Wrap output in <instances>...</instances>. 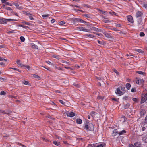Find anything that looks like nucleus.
<instances>
[{"instance_id":"36","label":"nucleus","mask_w":147,"mask_h":147,"mask_svg":"<svg viewBox=\"0 0 147 147\" xmlns=\"http://www.w3.org/2000/svg\"><path fill=\"white\" fill-rule=\"evenodd\" d=\"M103 21L105 23H109L110 22V21L107 20H103Z\"/></svg>"},{"instance_id":"64","label":"nucleus","mask_w":147,"mask_h":147,"mask_svg":"<svg viewBox=\"0 0 147 147\" xmlns=\"http://www.w3.org/2000/svg\"><path fill=\"white\" fill-rule=\"evenodd\" d=\"M47 117L48 118H49L51 119H53V117L51 116H48Z\"/></svg>"},{"instance_id":"10","label":"nucleus","mask_w":147,"mask_h":147,"mask_svg":"<svg viewBox=\"0 0 147 147\" xmlns=\"http://www.w3.org/2000/svg\"><path fill=\"white\" fill-rule=\"evenodd\" d=\"M118 133V131H117L116 129H114L112 133V136H115Z\"/></svg>"},{"instance_id":"40","label":"nucleus","mask_w":147,"mask_h":147,"mask_svg":"<svg viewBox=\"0 0 147 147\" xmlns=\"http://www.w3.org/2000/svg\"><path fill=\"white\" fill-rule=\"evenodd\" d=\"M5 3V4L7 5H9L10 6H11L12 5V4H11L9 3L8 2H6Z\"/></svg>"},{"instance_id":"24","label":"nucleus","mask_w":147,"mask_h":147,"mask_svg":"<svg viewBox=\"0 0 147 147\" xmlns=\"http://www.w3.org/2000/svg\"><path fill=\"white\" fill-rule=\"evenodd\" d=\"M53 143L57 146H58L60 144V143L58 141H54L53 142Z\"/></svg>"},{"instance_id":"34","label":"nucleus","mask_w":147,"mask_h":147,"mask_svg":"<svg viewBox=\"0 0 147 147\" xmlns=\"http://www.w3.org/2000/svg\"><path fill=\"white\" fill-rule=\"evenodd\" d=\"M98 28L95 27H92V30L96 31H97L98 30Z\"/></svg>"},{"instance_id":"43","label":"nucleus","mask_w":147,"mask_h":147,"mask_svg":"<svg viewBox=\"0 0 147 147\" xmlns=\"http://www.w3.org/2000/svg\"><path fill=\"white\" fill-rule=\"evenodd\" d=\"M83 15L84 16L86 17V18H90V16L89 14H84Z\"/></svg>"},{"instance_id":"2","label":"nucleus","mask_w":147,"mask_h":147,"mask_svg":"<svg viewBox=\"0 0 147 147\" xmlns=\"http://www.w3.org/2000/svg\"><path fill=\"white\" fill-rule=\"evenodd\" d=\"M77 28L78 30L80 31H83L88 32H90V29H86L84 27H78Z\"/></svg>"},{"instance_id":"15","label":"nucleus","mask_w":147,"mask_h":147,"mask_svg":"<svg viewBox=\"0 0 147 147\" xmlns=\"http://www.w3.org/2000/svg\"><path fill=\"white\" fill-rule=\"evenodd\" d=\"M31 46L33 48H34L35 49H37L38 48V46L37 45L33 43L31 44Z\"/></svg>"},{"instance_id":"50","label":"nucleus","mask_w":147,"mask_h":147,"mask_svg":"<svg viewBox=\"0 0 147 147\" xmlns=\"http://www.w3.org/2000/svg\"><path fill=\"white\" fill-rule=\"evenodd\" d=\"M49 65H53V64L52 63H51L50 62L48 61L46 62Z\"/></svg>"},{"instance_id":"27","label":"nucleus","mask_w":147,"mask_h":147,"mask_svg":"<svg viewBox=\"0 0 147 147\" xmlns=\"http://www.w3.org/2000/svg\"><path fill=\"white\" fill-rule=\"evenodd\" d=\"M20 39L21 40L22 42H24L25 40V39L23 36L20 37Z\"/></svg>"},{"instance_id":"28","label":"nucleus","mask_w":147,"mask_h":147,"mask_svg":"<svg viewBox=\"0 0 147 147\" xmlns=\"http://www.w3.org/2000/svg\"><path fill=\"white\" fill-rule=\"evenodd\" d=\"M135 51L138 52L139 53H143V51L141 50L140 49H135Z\"/></svg>"},{"instance_id":"14","label":"nucleus","mask_w":147,"mask_h":147,"mask_svg":"<svg viewBox=\"0 0 147 147\" xmlns=\"http://www.w3.org/2000/svg\"><path fill=\"white\" fill-rule=\"evenodd\" d=\"M142 15V13L140 11H138L137 12L136 14V17L138 18L139 17L141 16Z\"/></svg>"},{"instance_id":"5","label":"nucleus","mask_w":147,"mask_h":147,"mask_svg":"<svg viewBox=\"0 0 147 147\" xmlns=\"http://www.w3.org/2000/svg\"><path fill=\"white\" fill-rule=\"evenodd\" d=\"M123 92H122L120 89L117 88L115 91L116 94L118 95L119 96H121L123 94Z\"/></svg>"},{"instance_id":"41","label":"nucleus","mask_w":147,"mask_h":147,"mask_svg":"<svg viewBox=\"0 0 147 147\" xmlns=\"http://www.w3.org/2000/svg\"><path fill=\"white\" fill-rule=\"evenodd\" d=\"M23 23H24L25 24L27 25H31V24L30 23H29V22H23Z\"/></svg>"},{"instance_id":"42","label":"nucleus","mask_w":147,"mask_h":147,"mask_svg":"<svg viewBox=\"0 0 147 147\" xmlns=\"http://www.w3.org/2000/svg\"><path fill=\"white\" fill-rule=\"evenodd\" d=\"M16 63L18 65H20L21 63L20 62V60L19 59H18Z\"/></svg>"},{"instance_id":"51","label":"nucleus","mask_w":147,"mask_h":147,"mask_svg":"<svg viewBox=\"0 0 147 147\" xmlns=\"http://www.w3.org/2000/svg\"><path fill=\"white\" fill-rule=\"evenodd\" d=\"M59 102L60 103H61V104L64 105V104L65 102L62 100H59Z\"/></svg>"},{"instance_id":"11","label":"nucleus","mask_w":147,"mask_h":147,"mask_svg":"<svg viewBox=\"0 0 147 147\" xmlns=\"http://www.w3.org/2000/svg\"><path fill=\"white\" fill-rule=\"evenodd\" d=\"M142 138L144 142L147 143V135H146L142 137Z\"/></svg>"},{"instance_id":"57","label":"nucleus","mask_w":147,"mask_h":147,"mask_svg":"<svg viewBox=\"0 0 147 147\" xmlns=\"http://www.w3.org/2000/svg\"><path fill=\"white\" fill-rule=\"evenodd\" d=\"M96 34L97 35H98V36H101L102 35V34H101L100 33H96Z\"/></svg>"},{"instance_id":"56","label":"nucleus","mask_w":147,"mask_h":147,"mask_svg":"<svg viewBox=\"0 0 147 147\" xmlns=\"http://www.w3.org/2000/svg\"><path fill=\"white\" fill-rule=\"evenodd\" d=\"M128 147H135V146L133 145L132 144H130L129 145Z\"/></svg>"},{"instance_id":"61","label":"nucleus","mask_w":147,"mask_h":147,"mask_svg":"<svg viewBox=\"0 0 147 147\" xmlns=\"http://www.w3.org/2000/svg\"><path fill=\"white\" fill-rule=\"evenodd\" d=\"M113 71L115 72V73L116 74H118V72L116 70H115V69H114Z\"/></svg>"},{"instance_id":"63","label":"nucleus","mask_w":147,"mask_h":147,"mask_svg":"<svg viewBox=\"0 0 147 147\" xmlns=\"http://www.w3.org/2000/svg\"><path fill=\"white\" fill-rule=\"evenodd\" d=\"M25 65H24L22 64V63H21L20 64V65L19 66H20L21 67H25Z\"/></svg>"},{"instance_id":"46","label":"nucleus","mask_w":147,"mask_h":147,"mask_svg":"<svg viewBox=\"0 0 147 147\" xmlns=\"http://www.w3.org/2000/svg\"><path fill=\"white\" fill-rule=\"evenodd\" d=\"M96 112L94 111H92L91 112V115L93 117L94 115L95 114Z\"/></svg>"},{"instance_id":"20","label":"nucleus","mask_w":147,"mask_h":147,"mask_svg":"<svg viewBox=\"0 0 147 147\" xmlns=\"http://www.w3.org/2000/svg\"><path fill=\"white\" fill-rule=\"evenodd\" d=\"M131 87V85L129 83H127L126 84V87L128 90H129Z\"/></svg>"},{"instance_id":"23","label":"nucleus","mask_w":147,"mask_h":147,"mask_svg":"<svg viewBox=\"0 0 147 147\" xmlns=\"http://www.w3.org/2000/svg\"><path fill=\"white\" fill-rule=\"evenodd\" d=\"M86 35L87 36L91 38H93L95 37L94 36L90 34H86Z\"/></svg>"},{"instance_id":"31","label":"nucleus","mask_w":147,"mask_h":147,"mask_svg":"<svg viewBox=\"0 0 147 147\" xmlns=\"http://www.w3.org/2000/svg\"><path fill=\"white\" fill-rule=\"evenodd\" d=\"M142 6L143 7H145V8H147V3H144L142 4Z\"/></svg>"},{"instance_id":"44","label":"nucleus","mask_w":147,"mask_h":147,"mask_svg":"<svg viewBox=\"0 0 147 147\" xmlns=\"http://www.w3.org/2000/svg\"><path fill=\"white\" fill-rule=\"evenodd\" d=\"M25 67L27 68L28 70H29L30 68V66L25 65Z\"/></svg>"},{"instance_id":"9","label":"nucleus","mask_w":147,"mask_h":147,"mask_svg":"<svg viewBox=\"0 0 147 147\" xmlns=\"http://www.w3.org/2000/svg\"><path fill=\"white\" fill-rule=\"evenodd\" d=\"M75 114L73 112H71L69 113H68L67 114V116H68L70 117H72L75 116Z\"/></svg>"},{"instance_id":"21","label":"nucleus","mask_w":147,"mask_h":147,"mask_svg":"<svg viewBox=\"0 0 147 147\" xmlns=\"http://www.w3.org/2000/svg\"><path fill=\"white\" fill-rule=\"evenodd\" d=\"M126 132V131L125 130H123L121 131H118V134H119V135H122L123 134L125 133Z\"/></svg>"},{"instance_id":"8","label":"nucleus","mask_w":147,"mask_h":147,"mask_svg":"<svg viewBox=\"0 0 147 147\" xmlns=\"http://www.w3.org/2000/svg\"><path fill=\"white\" fill-rule=\"evenodd\" d=\"M7 19H2L0 20V23L1 24H5L7 23Z\"/></svg>"},{"instance_id":"18","label":"nucleus","mask_w":147,"mask_h":147,"mask_svg":"<svg viewBox=\"0 0 147 147\" xmlns=\"http://www.w3.org/2000/svg\"><path fill=\"white\" fill-rule=\"evenodd\" d=\"M76 122L77 123L81 124L82 123V120L81 119H78L76 120Z\"/></svg>"},{"instance_id":"35","label":"nucleus","mask_w":147,"mask_h":147,"mask_svg":"<svg viewBox=\"0 0 147 147\" xmlns=\"http://www.w3.org/2000/svg\"><path fill=\"white\" fill-rule=\"evenodd\" d=\"M5 8L8 10L12 11V9L10 7H5Z\"/></svg>"},{"instance_id":"54","label":"nucleus","mask_w":147,"mask_h":147,"mask_svg":"<svg viewBox=\"0 0 147 147\" xmlns=\"http://www.w3.org/2000/svg\"><path fill=\"white\" fill-rule=\"evenodd\" d=\"M144 123L147 124V115L145 117Z\"/></svg>"},{"instance_id":"12","label":"nucleus","mask_w":147,"mask_h":147,"mask_svg":"<svg viewBox=\"0 0 147 147\" xmlns=\"http://www.w3.org/2000/svg\"><path fill=\"white\" fill-rule=\"evenodd\" d=\"M14 5L18 9H23L22 7L20 6L17 3H15L14 4Z\"/></svg>"},{"instance_id":"16","label":"nucleus","mask_w":147,"mask_h":147,"mask_svg":"<svg viewBox=\"0 0 147 147\" xmlns=\"http://www.w3.org/2000/svg\"><path fill=\"white\" fill-rule=\"evenodd\" d=\"M104 145V143H102L101 144H99L97 145H95L94 146V147H103Z\"/></svg>"},{"instance_id":"19","label":"nucleus","mask_w":147,"mask_h":147,"mask_svg":"<svg viewBox=\"0 0 147 147\" xmlns=\"http://www.w3.org/2000/svg\"><path fill=\"white\" fill-rule=\"evenodd\" d=\"M75 19L76 20V21L84 23L85 22L84 21L80 19L75 18Z\"/></svg>"},{"instance_id":"22","label":"nucleus","mask_w":147,"mask_h":147,"mask_svg":"<svg viewBox=\"0 0 147 147\" xmlns=\"http://www.w3.org/2000/svg\"><path fill=\"white\" fill-rule=\"evenodd\" d=\"M145 113L146 111L143 110H142L140 112V114L141 116H143Z\"/></svg>"},{"instance_id":"32","label":"nucleus","mask_w":147,"mask_h":147,"mask_svg":"<svg viewBox=\"0 0 147 147\" xmlns=\"http://www.w3.org/2000/svg\"><path fill=\"white\" fill-rule=\"evenodd\" d=\"M28 17L31 20H34V18L32 16V15L31 14H29Z\"/></svg>"},{"instance_id":"49","label":"nucleus","mask_w":147,"mask_h":147,"mask_svg":"<svg viewBox=\"0 0 147 147\" xmlns=\"http://www.w3.org/2000/svg\"><path fill=\"white\" fill-rule=\"evenodd\" d=\"M72 20L73 21V23L74 24L75 23L76 21L74 20H73L72 19H69L68 20Z\"/></svg>"},{"instance_id":"6","label":"nucleus","mask_w":147,"mask_h":147,"mask_svg":"<svg viewBox=\"0 0 147 147\" xmlns=\"http://www.w3.org/2000/svg\"><path fill=\"white\" fill-rule=\"evenodd\" d=\"M103 34L108 39H113V38L108 33H107L104 32Z\"/></svg>"},{"instance_id":"29","label":"nucleus","mask_w":147,"mask_h":147,"mask_svg":"<svg viewBox=\"0 0 147 147\" xmlns=\"http://www.w3.org/2000/svg\"><path fill=\"white\" fill-rule=\"evenodd\" d=\"M6 93L5 92L3 91H2L0 92V95H5L6 94Z\"/></svg>"},{"instance_id":"17","label":"nucleus","mask_w":147,"mask_h":147,"mask_svg":"<svg viewBox=\"0 0 147 147\" xmlns=\"http://www.w3.org/2000/svg\"><path fill=\"white\" fill-rule=\"evenodd\" d=\"M119 89H120L122 92H123V94L125 92V88L124 86H121Z\"/></svg>"},{"instance_id":"55","label":"nucleus","mask_w":147,"mask_h":147,"mask_svg":"<svg viewBox=\"0 0 147 147\" xmlns=\"http://www.w3.org/2000/svg\"><path fill=\"white\" fill-rule=\"evenodd\" d=\"M55 67L56 69H57L59 70H62V69L61 68H60L59 67H57V66H55Z\"/></svg>"},{"instance_id":"45","label":"nucleus","mask_w":147,"mask_h":147,"mask_svg":"<svg viewBox=\"0 0 147 147\" xmlns=\"http://www.w3.org/2000/svg\"><path fill=\"white\" fill-rule=\"evenodd\" d=\"M100 13H101L102 14H105L106 13V12H105L102 10H100Z\"/></svg>"},{"instance_id":"26","label":"nucleus","mask_w":147,"mask_h":147,"mask_svg":"<svg viewBox=\"0 0 147 147\" xmlns=\"http://www.w3.org/2000/svg\"><path fill=\"white\" fill-rule=\"evenodd\" d=\"M129 106H130V104L129 103H127L124 105V108L125 109L127 108H128L129 107Z\"/></svg>"},{"instance_id":"33","label":"nucleus","mask_w":147,"mask_h":147,"mask_svg":"<svg viewBox=\"0 0 147 147\" xmlns=\"http://www.w3.org/2000/svg\"><path fill=\"white\" fill-rule=\"evenodd\" d=\"M145 35V34L144 33L142 32H141L140 33V36L141 37H143Z\"/></svg>"},{"instance_id":"47","label":"nucleus","mask_w":147,"mask_h":147,"mask_svg":"<svg viewBox=\"0 0 147 147\" xmlns=\"http://www.w3.org/2000/svg\"><path fill=\"white\" fill-rule=\"evenodd\" d=\"M83 6L84 7H88V8H90V6H89V5H86V4H84L83 5Z\"/></svg>"},{"instance_id":"38","label":"nucleus","mask_w":147,"mask_h":147,"mask_svg":"<svg viewBox=\"0 0 147 147\" xmlns=\"http://www.w3.org/2000/svg\"><path fill=\"white\" fill-rule=\"evenodd\" d=\"M49 16H50V15L49 14H47V15L44 14V15H42V16L43 18H45V17H48Z\"/></svg>"},{"instance_id":"13","label":"nucleus","mask_w":147,"mask_h":147,"mask_svg":"<svg viewBox=\"0 0 147 147\" xmlns=\"http://www.w3.org/2000/svg\"><path fill=\"white\" fill-rule=\"evenodd\" d=\"M135 146L136 147H140L141 145V143L140 142H138L135 143Z\"/></svg>"},{"instance_id":"30","label":"nucleus","mask_w":147,"mask_h":147,"mask_svg":"<svg viewBox=\"0 0 147 147\" xmlns=\"http://www.w3.org/2000/svg\"><path fill=\"white\" fill-rule=\"evenodd\" d=\"M52 57L53 58H55L57 59H59V58L60 56L59 55H53Z\"/></svg>"},{"instance_id":"3","label":"nucleus","mask_w":147,"mask_h":147,"mask_svg":"<svg viewBox=\"0 0 147 147\" xmlns=\"http://www.w3.org/2000/svg\"><path fill=\"white\" fill-rule=\"evenodd\" d=\"M136 83L139 85H141L144 82V80L142 79H141L138 78H136Z\"/></svg>"},{"instance_id":"60","label":"nucleus","mask_w":147,"mask_h":147,"mask_svg":"<svg viewBox=\"0 0 147 147\" xmlns=\"http://www.w3.org/2000/svg\"><path fill=\"white\" fill-rule=\"evenodd\" d=\"M131 91L132 92H134L136 91V89L135 88H132L131 90Z\"/></svg>"},{"instance_id":"39","label":"nucleus","mask_w":147,"mask_h":147,"mask_svg":"<svg viewBox=\"0 0 147 147\" xmlns=\"http://www.w3.org/2000/svg\"><path fill=\"white\" fill-rule=\"evenodd\" d=\"M65 23V22L63 21H61L59 23L60 25H63Z\"/></svg>"},{"instance_id":"58","label":"nucleus","mask_w":147,"mask_h":147,"mask_svg":"<svg viewBox=\"0 0 147 147\" xmlns=\"http://www.w3.org/2000/svg\"><path fill=\"white\" fill-rule=\"evenodd\" d=\"M112 100L115 101H117L118 100V99L117 98H112Z\"/></svg>"},{"instance_id":"53","label":"nucleus","mask_w":147,"mask_h":147,"mask_svg":"<svg viewBox=\"0 0 147 147\" xmlns=\"http://www.w3.org/2000/svg\"><path fill=\"white\" fill-rule=\"evenodd\" d=\"M33 77L34 78H39V76L37 75H35V74H34L33 75Z\"/></svg>"},{"instance_id":"7","label":"nucleus","mask_w":147,"mask_h":147,"mask_svg":"<svg viewBox=\"0 0 147 147\" xmlns=\"http://www.w3.org/2000/svg\"><path fill=\"white\" fill-rule=\"evenodd\" d=\"M127 18L128 21L131 23H133V18L131 16H127Z\"/></svg>"},{"instance_id":"62","label":"nucleus","mask_w":147,"mask_h":147,"mask_svg":"<svg viewBox=\"0 0 147 147\" xmlns=\"http://www.w3.org/2000/svg\"><path fill=\"white\" fill-rule=\"evenodd\" d=\"M97 98L99 99H102V98L101 96H98Z\"/></svg>"},{"instance_id":"52","label":"nucleus","mask_w":147,"mask_h":147,"mask_svg":"<svg viewBox=\"0 0 147 147\" xmlns=\"http://www.w3.org/2000/svg\"><path fill=\"white\" fill-rule=\"evenodd\" d=\"M28 82L27 81H24L23 82L24 84L25 85H27L28 84Z\"/></svg>"},{"instance_id":"59","label":"nucleus","mask_w":147,"mask_h":147,"mask_svg":"<svg viewBox=\"0 0 147 147\" xmlns=\"http://www.w3.org/2000/svg\"><path fill=\"white\" fill-rule=\"evenodd\" d=\"M55 22V20L54 19H53L51 20V22L52 23H54Z\"/></svg>"},{"instance_id":"48","label":"nucleus","mask_w":147,"mask_h":147,"mask_svg":"<svg viewBox=\"0 0 147 147\" xmlns=\"http://www.w3.org/2000/svg\"><path fill=\"white\" fill-rule=\"evenodd\" d=\"M111 29L112 30H114V31H118V30H117V29L116 28H111Z\"/></svg>"},{"instance_id":"25","label":"nucleus","mask_w":147,"mask_h":147,"mask_svg":"<svg viewBox=\"0 0 147 147\" xmlns=\"http://www.w3.org/2000/svg\"><path fill=\"white\" fill-rule=\"evenodd\" d=\"M7 20L8 21H15L17 20L14 19H7Z\"/></svg>"},{"instance_id":"1","label":"nucleus","mask_w":147,"mask_h":147,"mask_svg":"<svg viewBox=\"0 0 147 147\" xmlns=\"http://www.w3.org/2000/svg\"><path fill=\"white\" fill-rule=\"evenodd\" d=\"M84 129L87 130L93 131L94 129V126L93 124L88 122H86L84 125Z\"/></svg>"},{"instance_id":"37","label":"nucleus","mask_w":147,"mask_h":147,"mask_svg":"<svg viewBox=\"0 0 147 147\" xmlns=\"http://www.w3.org/2000/svg\"><path fill=\"white\" fill-rule=\"evenodd\" d=\"M136 73L140 74H144V72L142 71H137Z\"/></svg>"},{"instance_id":"4","label":"nucleus","mask_w":147,"mask_h":147,"mask_svg":"<svg viewBox=\"0 0 147 147\" xmlns=\"http://www.w3.org/2000/svg\"><path fill=\"white\" fill-rule=\"evenodd\" d=\"M141 128L142 131H144L146 129V127H147V125L144 122H142L141 123Z\"/></svg>"}]
</instances>
